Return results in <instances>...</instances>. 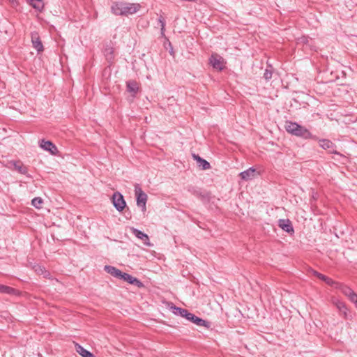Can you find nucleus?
Masks as SVG:
<instances>
[{
  "instance_id": "23",
  "label": "nucleus",
  "mask_w": 357,
  "mask_h": 357,
  "mask_svg": "<svg viewBox=\"0 0 357 357\" xmlns=\"http://www.w3.org/2000/svg\"><path fill=\"white\" fill-rule=\"evenodd\" d=\"M128 91L130 93H136L138 91V84L135 81H129L127 82Z\"/></svg>"
},
{
  "instance_id": "15",
  "label": "nucleus",
  "mask_w": 357,
  "mask_h": 357,
  "mask_svg": "<svg viewBox=\"0 0 357 357\" xmlns=\"http://www.w3.org/2000/svg\"><path fill=\"white\" fill-rule=\"evenodd\" d=\"M192 156L193 158L197 161L199 167H200L202 169L206 170L210 169V163L207 162L206 160L202 158L198 155L193 154Z\"/></svg>"
},
{
  "instance_id": "20",
  "label": "nucleus",
  "mask_w": 357,
  "mask_h": 357,
  "mask_svg": "<svg viewBox=\"0 0 357 357\" xmlns=\"http://www.w3.org/2000/svg\"><path fill=\"white\" fill-rule=\"evenodd\" d=\"M334 304L337 307V308L340 310V312H342L344 316L346 317L347 315V307L345 305V303L343 301H341L340 300H336L334 302Z\"/></svg>"
},
{
  "instance_id": "9",
  "label": "nucleus",
  "mask_w": 357,
  "mask_h": 357,
  "mask_svg": "<svg viewBox=\"0 0 357 357\" xmlns=\"http://www.w3.org/2000/svg\"><path fill=\"white\" fill-rule=\"evenodd\" d=\"M40 146L52 155H56L58 152L56 146L50 141L41 140Z\"/></svg>"
},
{
  "instance_id": "28",
  "label": "nucleus",
  "mask_w": 357,
  "mask_h": 357,
  "mask_svg": "<svg viewBox=\"0 0 357 357\" xmlns=\"http://www.w3.org/2000/svg\"><path fill=\"white\" fill-rule=\"evenodd\" d=\"M105 54L108 60L113 59V50L112 48L106 49Z\"/></svg>"
},
{
  "instance_id": "10",
  "label": "nucleus",
  "mask_w": 357,
  "mask_h": 357,
  "mask_svg": "<svg viewBox=\"0 0 357 357\" xmlns=\"http://www.w3.org/2000/svg\"><path fill=\"white\" fill-rule=\"evenodd\" d=\"M257 175H258V172L253 167H250L248 169H247L244 172H242L239 174V176L241 178V179L245 180V181L251 180V179L255 178Z\"/></svg>"
},
{
  "instance_id": "21",
  "label": "nucleus",
  "mask_w": 357,
  "mask_h": 357,
  "mask_svg": "<svg viewBox=\"0 0 357 357\" xmlns=\"http://www.w3.org/2000/svg\"><path fill=\"white\" fill-rule=\"evenodd\" d=\"M319 146L324 149L328 150L330 152L333 151V144L328 139L319 140Z\"/></svg>"
},
{
  "instance_id": "3",
  "label": "nucleus",
  "mask_w": 357,
  "mask_h": 357,
  "mask_svg": "<svg viewBox=\"0 0 357 357\" xmlns=\"http://www.w3.org/2000/svg\"><path fill=\"white\" fill-rule=\"evenodd\" d=\"M135 194L137 199V205L142 208V212L146 210L147 195L142 190L139 184L135 185Z\"/></svg>"
},
{
  "instance_id": "12",
  "label": "nucleus",
  "mask_w": 357,
  "mask_h": 357,
  "mask_svg": "<svg viewBox=\"0 0 357 357\" xmlns=\"http://www.w3.org/2000/svg\"><path fill=\"white\" fill-rule=\"evenodd\" d=\"M120 279L123 280V281H126L130 284H135L138 287H144L142 282H140L138 279L126 273H122Z\"/></svg>"
},
{
  "instance_id": "5",
  "label": "nucleus",
  "mask_w": 357,
  "mask_h": 357,
  "mask_svg": "<svg viewBox=\"0 0 357 357\" xmlns=\"http://www.w3.org/2000/svg\"><path fill=\"white\" fill-rule=\"evenodd\" d=\"M112 203L118 211H122L126 206V202L123 195L119 192H115L112 197Z\"/></svg>"
},
{
  "instance_id": "22",
  "label": "nucleus",
  "mask_w": 357,
  "mask_h": 357,
  "mask_svg": "<svg viewBox=\"0 0 357 357\" xmlns=\"http://www.w3.org/2000/svg\"><path fill=\"white\" fill-rule=\"evenodd\" d=\"M36 10H41L44 7L43 0H27Z\"/></svg>"
},
{
  "instance_id": "27",
  "label": "nucleus",
  "mask_w": 357,
  "mask_h": 357,
  "mask_svg": "<svg viewBox=\"0 0 357 357\" xmlns=\"http://www.w3.org/2000/svg\"><path fill=\"white\" fill-rule=\"evenodd\" d=\"M158 22L159 24H160V26H161V34L162 36H164L165 35V20L164 19V17L162 16H160L159 18H158Z\"/></svg>"
},
{
  "instance_id": "29",
  "label": "nucleus",
  "mask_w": 357,
  "mask_h": 357,
  "mask_svg": "<svg viewBox=\"0 0 357 357\" xmlns=\"http://www.w3.org/2000/svg\"><path fill=\"white\" fill-rule=\"evenodd\" d=\"M264 77L266 80H269L272 77V71L266 69L264 74Z\"/></svg>"
},
{
  "instance_id": "1",
  "label": "nucleus",
  "mask_w": 357,
  "mask_h": 357,
  "mask_svg": "<svg viewBox=\"0 0 357 357\" xmlns=\"http://www.w3.org/2000/svg\"><path fill=\"white\" fill-rule=\"evenodd\" d=\"M140 8L141 6L139 3L114 2L111 6V10L116 15H128L137 13Z\"/></svg>"
},
{
  "instance_id": "2",
  "label": "nucleus",
  "mask_w": 357,
  "mask_h": 357,
  "mask_svg": "<svg viewBox=\"0 0 357 357\" xmlns=\"http://www.w3.org/2000/svg\"><path fill=\"white\" fill-rule=\"evenodd\" d=\"M284 128L289 133L294 135L301 137L305 139L311 137L310 132L296 123L287 121L285 123Z\"/></svg>"
},
{
  "instance_id": "25",
  "label": "nucleus",
  "mask_w": 357,
  "mask_h": 357,
  "mask_svg": "<svg viewBox=\"0 0 357 357\" xmlns=\"http://www.w3.org/2000/svg\"><path fill=\"white\" fill-rule=\"evenodd\" d=\"M35 271L39 275H44L45 278H47L50 275V273L47 272L45 268L40 266H36L34 267Z\"/></svg>"
},
{
  "instance_id": "31",
  "label": "nucleus",
  "mask_w": 357,
  "mask_h": 357,
  "mask_svg": "<svg viewBox=\"0 0 357 357\" xmlns=\"http://www.w3.org/2000/svg\"><path fill=\"white\" fill-rule=\"evenodd\" d=\"M356 308H357V306H356Z\"/></svg>"
},
{
  "instance_id": "7",
  "label": "nucleus",
  "mask_w": 357,
  "mask_h": 357,
  "mask_svg": "<svg viewBox=\"0 0 357 357\" xmlns=\"http://www.w3.org/2000/svg\"><path fill=\"white\" fill-rule=\"evenodd\" d=\"M182 317H185L187 320L192 321L195 324L199 326H207V322L195 314L189 312L187 310H185Z\"/></svg>"
},
{
  "instance_id": "30",
  "label": "nucleus",
  "mask_w": 357,
  "mask_h": 357,
  "mask_svg": "<svg viewBox=\"0 0 357 357\" xmlns=\"http://www.w3.org/2000/svg\"><path fill=\"white\" fill-rule=\"evenodd\" d=\"M9 1H10V2H12L13 3H14L16 1V0H9Z\"/></svg>"
},
{
  "instance_id": "19",
  "label": "nucleus",
  "mask_w": 357,
  "mask_h": 357,
  "mask_svg": "<svg viewBox=\"0 0 357 357\" xmlns=\"http://www.w3.org/2000/svg\"><path fill=\"white\" fill-rule=\"evenodd\" d=\"M75 350L82 357H95L90 351L78 344H75Z\"/></svg>"
},
{
  "instance_id": "11",
  "label": "nucleus",
  "mask_w": 357,
  "mask_h": 357,
  "mask_svg": "<svg viewBox=\"0 0 357 357\" xmlns=\"http://www.w3.org/2000/svg\"><path fill=\"white\" fill-rule=\"evenodd\" d=\"M132 233L139 239L142 240L143 243L146 246H151L149 238L147 234L135 228H131Z\"/></svg>"
},
{
  "instance_id": "24",
  "label": "nucleus",
  "mask_w": 357,
  "mask_h": 357,
  "mask_svg": "<svg viewBox=\"0 0 357 357\" xmlns=\"http://www.w3.org/2000/svg\"><path fill=\"white\" fill-rule=\"evenodd\" d=\"M170 310L172 311V312L176 315H180L181 317L183 316V314L184 313L185 309H183L178 307H176L173 305V303L169 304Z\"/></svg>"
},
{
  "instance_id": "16",
  "label": "nucleus",
  "mask_w": 357,
  "mask_h": 357,
  "mask_svg": "<svg viewBox=\"0 0 357 357\" xmlns=\"http://www.w3.org/2000/svg\"><path fill=\"white\" fill-rule=\"evenodd\" d=\"M104 269L107 273L119 279L121 278L123 273V272H121L120 270L112 266H105Z\"/></svg>"
},
{
  "instance_id": "4",
  "label": "nucleus",
  "mask_w": 357,
  "mask_h": 357,
  "mask_svg": "<svg viewBox=\"0 0 357 357\" xmlns=\"http://www.w3.org/2000/svg\"><path fill=\"white\" fill-rule=\"evenodd\" d=\"M335 288L340 289L342 294L347 296L351 303L354 304L355 307H357V294L351 288L338 282L335 284Z\"/></svg>"
},
{
  "instance_id": "26",
  "label": "nucleus",
  "mask_w": 357,
  "mask_h": 357,
  "mask_svg": "<svg viewBox=\"0 0 357 357\" xmlns=\"http://www.w3.org/2000/svg\"><path fill=\"white\" fill-rule=\"evenodd\" d=\"M43 201L40 197H35L32 199L31 204L36 208H41Z\"/></svg>"
},
{
  "instance_id": "14",
  "label": "nucleus",
  "mask_w": 357,
  "mask_h": 357,
  "mask_svg": "<svg viewBox=\"0 0 357 357\" xmlns=\"http://www.w3.org/2000/svg\"><path fill=\"white\" fill-rule=\"evenodd\" d=\"M31 42L33 47L38 52L43 51V46L40 40V37L38 33L36 32H33L31 33Z\"/></svg>"
},
{
  "instance_id": "13",
  "label": "nucleus",
  "mask_w": 357,
  "mask_h": 357,
  "mask_svg": "<svg viewBox=\"0 0 357 357\" xmlns=\"http://www.w3.org/2000/svg\"><path fill=\"white\" fill-rule=\"evenodd\" d=\"M279 227L289 234L294 233V229L291 222L288 219H280L278 221Z\"/></svg>"
},
{
  "instance_id": "8",
  "label": "nucleus",
  "mask_w": 357,
  "mask_h": 357,
  "mask_svg": "<svg viewBox=\"0 0 357 357\" xmlns=\"http://www.w3.org/2000/svg\"><path fill=\"white\" fill-rule=\"evenodd\" d=\"M6 166L10 169H14L22 174L26 175L28 172L26 167H25L20 161H8Z\"/></svg>"
},
{
  "instance_id": "18",
  "label": "nucleus",
  "mask_w": 357,
  "mask_h": 357,
  "mask_svg": "<svg viewBox=\"0 0 357 357\" xmlns=\"http://www.w3.org/2000/svg\"><path fill=\"white\" fill-rule=\"evenodd\" d=\"M314 276H317L321 280L324 281L327 284L335 288V284H337V282L333 281L332 279L328 278L326 275H324L319 273H317L316 271H314Z\"/></svg>"
},
{
  "instance_id": "17",
  "label": "nucleus",
  "mask_w": 357,
  "mask_h": 357,
  "mask_svg": "<svg viewBox=\"0 0 357 357\" xmlns=\"http://www.w3.org/2000/svg\"><path fill=\"white\" fill-rule=\"evenodd\" d=\"M0 293L8 295H20V291L18 290L6 285H0Z\"/></svg>"
},
{
  "instance_id": "6",
  "label": "nucleus",
  "mask_w": 357,
  "mask_h": 357,
  "mask_svg": "<svg viewBox=\"0 0 357 357\" xmlns=\"http://www.w3.org/2000/svg\"><path fill=\"white\" fill-rule=\"evenodd\" d=\"M209 61L213 68L216 70H222L225 68L224 59L217 54H212L209 59Z\"/></svg>"
}]
</instances>
